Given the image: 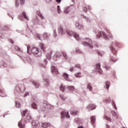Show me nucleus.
<instances>
[{
	"instance_id": "nucleus-8",
	"label": "nucleus",
	"mask_w": 128,
	"mask_h": 128,
	"mask_svg": "<svg viewBox=\"0 0 128 128\" xmlns=\"http://www.w3.org/2000/svg\"><path fill=\"white\" fill-rule=\"evenodd\" d=\"M67 34L68 36H74L76 40H80V35L78 34L76 32H68Z\"/></svg>"
},
{
	"instance_id": "nucleus-17",
	"label": "nucleus",
	"mask_w": 128,
	"mask_h": 128,
	"mask_svg": "<svg viewBox=\"0 0 128 128\" xmlns=\"http://www.w3.org/2000/svg\"><path fill=\"white\" fill-rule=\"evenodd\" d=\"M0 96L2 98H4V96H6V94L4 90L0 89Z\"/></svg>"
},
{
	"instance_id": "nucleus-9",
	"label": "nucleus",
	"mask_w": 128,
	"mask_h": 128,
	"mask_svg": "<svg viewBox=\"0 0 128 128\" xmlns=\"http://www.w3.org/2000/svg\"><path fill=\"white\" fill-rule=\"evenodd\" d=\"M94 68L96 72H99L100 74H102V68H100V64H97L96 65Z\"/></svg>"
},
{
	"instance_id": "nucleus-2",
	"label": "nucleus",
	"mask_w": 128,
	"mask_h": 128,
	"mask_svg": "<svg viewBox=\"0 0 128 128\" xmlns=\"http://www.w3.org/2000/svg\"><path fill=\"white\" fill-rule=\"evenodd\" d=\"M119 44H120L118 42H112L111 44V46H110V50L112 52L113 54H114V56H116L117 51L116 49H114V46H118Z\"/></svg>"
},
{
	"instance_id": "nucleus-15",
	"label": "nucleus",
	"mask_w": 128,
	"mask_h": 128,
	"mask_svg": "<svg viewBox=\"0 0 128 128\" xmlns=\"http://www.w3.org/2000/svg\"><path fill=\"white\" fill-rule=\"evenodd\" d=\"M64 78L66 80H68V82H72V80L70 79L68 76V74L66 73H64L63 76Z\"/></svg>"
},
{
	"instance_id": "nucleus-14",
	"label": "nucleus",
	"mask_w": 128,
	"mask_h": 128,
	"mask_svg": "<svg viewBox=\"0 0 128 128\" xmlns=\"http://www.w3.org/2000/svg\"><path fill=\"white\" fill-rule=\"evenodd\" d=\"M30 82L36 88H38L40 86V84L36 82L34 80H30Z\"/></svg>"
},
{
	"instance_id": "nucleus-28",
	"label": "nucleus",
	"mask_w": 128,
	"mask_h": 128,
	"mask_svg": "<svg viewBox=\"0 0 128 128\" xmlns=\"http://www.w3.org/2000/svg\"><path fill=\"white\" fill-rule=\"evenodd\" d=\"M22 14L25 20H28V16H26V14L24 12H22Z\"/></svg>"
},
{
	"instance_id": "nucleus-24",
	"label": "nucleus",
	"mask_w": 128,
	"mask_h": 128,
	"mask_svg": "<svg viewBox=\"0 0 128 128\" xmlns=\"http://www.w3.org/2000/svg\"><path fill=\"white\" fill-rule=\"evenodd\" d=\"M52 51L50 52L49 53H48L46 54V58L48 60H50L52 58Z\"/></svg>"
},
{
	"instance_id": "nucleus-7",
	"label": "nucleus",
	"mask_w": 128,
	"mask_h": 128,
	"mask_svg": "<svg viewBox=\"0 0 128 128\" xmlns=\"http://www.w3.org/2000/svg\"><path fill=\"white\" fill-rule=\"evenodd\" d=\"M31 52L33 54H34L36 56H40V51L36 48L33 47L31 50Z\"/></svg>"
},
{
	"instance_id": "nucleus-50",
	"label": "nucleus",
	"mask_w": 128,
	"mask_h": 128,
	"mask_svg": "<svg viewBox=\"0 0 128 128\" xmlns=\"http://www.w3.org/2000/svg\"><path fill=\"white\" fill-rule=\"evenodd\" d=\"M30 96V93L26 92L24 94V98H26V96Z\"/></svg>"
},
{
	"instance_id": "nucleus-62",
	"label": "nucleus",
	"mask_w": 128,
	"mask_h": 128,
	"mask_svg": "<svg viewBox=\"0 0 128 128\" xmlns=\"http://www.w3.org/2000/svg\"><path fill=\"white\" fill-rule=\"evenodd\" d=\"M46 2L48 3L50 2H52V0H46Z\"/></svg>"
},
{
	"instance_id": "nucleus-34",
	"label": "nucleus",
	"mask_w": 128,
	"mask_h": 128,
	"mask_svg": "<svg viewBox=\"0 0 128 128\" xmlns=\"http://www.w3.org/2000/svg\"><path fill=\"white\" fill-rule=\"evenodd\" d=\"M110 60H111V62H116L117 60L116 59V58H114V56H111Z\"/></svg>"
},
{
	"instance_id": "nucleus-54",
	"label": "nucleus",
	"mask_w": 128,
	"mask_h": 128,
	"mask_svg": "<svg viewBox=\"0 0 128 128\" xmlns=\"http://www.w3.org/2000/svg\"><path fill=\"white\" fill-rule=\"evenodd\" d=\"M40 68H45L46 67V65L44 64H40Z\"/></svg>"
},
{
	"instance_id": "nucleus-43",
	"label": "nucleus",
	"mask_w": 128,
	"mask_h": 128,
	"mask_svg": "<svg viewBox=\"0 0 128 128\" xmlns=\"http://www.w3.org/2000/svg\"><path fill=\"white\" fill-rule=\"evenodd\" d=\"M112 106H114V108L115 110H116V103H114V101L112 100Z\"/></svg>"
},
{
	"instance_id": "nucleus-51",
	"label": "nucleus",
	"mask_w": 128,
	"mask_h": 128,
	"mask_svg": "<svg viewBox=\"0 0 128 128\" xmlns=\"http://www.w3.org/2000/svg\"><path fill=\"white\" fill-rule=\"evenodd\" d=\"M38 16H40V18H42V20H44V17L42 16V14H39Z\"/></svg>"
},
{
	"instance_id": "nucleus-18",
	"label": "nucleus",
	"mask_w": 128,
	"mask_h": 128,
	"mask_svg": "<svg viewBox=\"0 0 128 128\" xmlns=\"http://www.w3.org/2000/svg\"><path fill=\"white\" fill-rule=\"evenodd\" d=\"M40 46L42 50V52H46V46H44V44L42 43H40Z\"/></svg>"
},
{
	"instance_id": "nucleus-22",
	"label": "nucleus",
	"mask_w": 128,
	"mask_h": 128,
	"mask_svg": "<svg viewBox=\"0 0 128 128\" xmlns=\"http://www.w3.org/2000/svg\"><path fill=\"white\" fill-rule=\"evenodd\" d=\"M76 28H78V30H82L84 28V26L80 24V23L78 22L76 24Z\"/></svg>"
},
{
	"instance_id": "nucleus-60",
	"label": "nucleus",
	"mask_w": 128,
	"mask_h": 128,
	"mask_svg": "<svg viewBox=\"0 0 128 128\" xmlns=\"http://www.w3.org/2000/svg\"><path fill=\"white\" fill-rule=\"evenodd\" d=\"M4 64L3 66L4 68H6V62H4Z\"/></svg>"
},
{
	"instance_id": "nucleus-41",
	"label": "nucleus",
	"mask_w": 128,
	"mask_h": 128,
	"mask_svg": "<svg viewBox=\"0 0 128 128\" xmlns=\"http://www.w3.org/2000/svg\"><path fill=\"white\" fill-rule=\"evenodd\" d=\"M104 118L106 120H108V122H112V118L108 116H104Z\"/></svg>"
},
{
	"instance_id": "nucleus-58",
	"label": "nucleus",
	"mask_w": 128,
	"mask_h": 128,
	"mask_svg": "<svg viewBox=\"0 0 128 128\" xmlns=\"http://www.w3.org/2000/svg\"><path fill=\"white\" fill-rule=\"evenodd\" d=\"M44 38H48V34L46 33H45L44 34Z\"/></svg>"
},
{
	"instance_id": "nucleus-6",
	"label": "nucleus",
	"mask_w": 128,
	"mask_h": 128,
	"mask_svg": "<svg viewBox=\"0 0 128 128\" xmlns=\"http://www.w3.org/2000/svg\"><path fill=\"white\" fill-rule=\"evenodd\" d=\"M26 122V120L24 119V118H22V120L20 121L18 124V126L20 128H24V124Z\"/></svg>"
},
{
	"instance_id": "nucleus-32",
	"label": "nucleus",
	"mask_w": 128,
	"mask_h": 128,
	"mask_svg": "<svg viewBox=\"0 0 128 128\" xmlns=\"http://www.w3.org/2000/svg\"><path fill=\"white\" fill-rule=\"evenodd\" d=\"M96 52L100 56H104V52H100L98 50H96Z\"/></svg>"
},
{
	"instance_id": "nucleus-57",
	"label": "nucleus",
	"mask_w": 128,
	"mask_h": 128,
	"mask_svg": "<svg viewBox=\"0 0 128 128\" xmlns=\"http://www.w3.org/2000/svg\"><path fill=\"white\" fill-rule=\"evenodd\" d=\"M60 98H62V100H66L64 98V96H62V95H60Z\"/></svg>"
},
{
	"instance_id": "nucleus-27",
	"label": "nucleus",
	"mask_w": 128,
	"mask_h": 128,
	"mask_svg": "<svg viewBox=\"0 0 128 128\" xmlns=\"http://www.w3.org/2000/svg\"><path fill=\"white\" fill-rule=\"evenodd\" d=\"M75 122L77 124H82V120H80L79 118H76L75 119Z\"/></svg>"
},
{
	"instance_id": "nucleus-47",
	"label": "nucleus",
	"mask_w": 128,
	"mask_h": 128,
	"mask_svg": "<svg viewBox=\"0 0 128 128\" xmlns=\"http://www.w3.org/2000/svg\"><path fill=\"white\" fill-rule=\"evenodd\" d=\"M76 52L77 54H82V51H80V50L78 49H76Z\"/></svg>"
},
{
	"instance_id": "nucleus-59",
	"label": "nucleus",
	"mask_w": 128,
	"mask_h": 128,
	"mask_svg": "<svg viewBox=\"0 0 128 128\" xmlns=\"http://www.w3.org/2000/svg\"><path fill=\"white\" fill-rule=\"evenodd\" d=\"M56 2L58 4H60V2H62V0H56Z\"/></svg>"
},
{
	"instance_id": "nucleus-12",
	"label": "nucleus",
	"mask_w": 128,
	"mask_h": 128,
	"mask_svg": "<svg viewBox=\"0 0 128 128\" xmlns=\"http://www.w3.org/2000/svg\"><path fill=\"white\" fill-rule=\"evenodd\" d=\"M32 124L33 128H38L40 126L38 121L32 120Z\"/></svg>"
},
{
	"instance_id": "nucleus-46",
	"label": "nucleus",
	"mask_w": 128,
	"mask_h": 128,
	"mask_svg": "<svg viewBox=\"0 0 128 128\" xmlns=\"http://www.w3.org/2000/svg\"><path fill=\"white\" fill-rule=\"evenodd\" d=\"M36 40H40V34H36Z\"/></svg>"
},
{
	"instance_id": "nucleus-20",
	"label": "nucleus",
	"mask_w": 128,
	"mask_h": 128,
	"mask_svg": "<svg viewBox=\"0 0 128 128\" xmlns=\"http://www.w3.org/2000/svg\"><path fill=\"white\" fill-rule=\"evenodd\" d=\"M64 34V33H62V32H54L53 34V36H54V38H58V36H62V34Z\"/></svg>"
},
{
	"instance_id": "nucleus-63",
	"label": "nucleus",
	"mask_w": 128,
	"mask_h": 128,
	"mask_svg": "<svg viewBox=\"0 0 128 128\" xmlns=\"http://www.w3.org/2000/svg\"><path fill=\"white\" fill-rule=\"evenodd\" d=\"M109 102H110V101H109L108 100H105V102H106V104L108 103Z\"/></svg>"
},
{
	"instance_id": "nucleus-26",
	"label": "nucleus",
	"mask_w": 128,
	"mask_h": 128,
	"mask_svg": "<svg viewBox=\"0 0 128 128\" xmlns=\"http://www.w3.org/2000/svg\"><path fill=\"white\" fill-rule=\"evenodd\" d=\"M87 88L89 90L90 92H92V84L88 83L87 84Z\"/></svg>"
},
{
	"instance_id": "nucleus-52",
	"label": "nucleus",
	"mask_w": 128,
	"mask_h": 128,
	"mask_svg": "<svg viewBox=\"0 0 128 128\" xmlns=\"http://www.w3.org/2000/svg\"><path fill=\"white\" fill-rule=\"evenodd\" d=\"M75 68H80V65L79 64H76L75 66Z\"/></svg>"
},
{
	"instance_id": "nucleus-23",
	"label": "nucleus",
	"mask_w": 128,
	"mask_h": 128,
	"mask_svg": "<svg viewBox=\"0 0 128 128\" xmlns=\"http://www.w3.org/2000/svg\"><path fill=\"white\" fill-rule=\"evenodd\" d=\"M67 89L69 92H74V86H67Z\"/></svg>"
},
{
	"instance_id": "nucleus-61",
	"label": "nucleus",
	"mask_w": 128,
	"mask_h": 128,
	"mask_svg": "<svg viewBox=\"0 0 128 128\" xmlns=\"http://www.w3.org/2000/svg\"><path fill=\"white\" fill-rule=\"evenodd\" d=\"M70 72H74V68H73V67L70 68Z\"/></svg>"
},
{
	"instance_id": "nucleus-44",
	"label": "nucleus",
	"mask_w": 128,
	"mask_h": 128,
	"mask_svg": "<svg viewBox=\"0 0 128 128\" xmlns=\"http://www.w3.org/2000/svg\"><path fill=\"white\" fill-rule=\"evenodd\" d=\"M60 90H61V92H64V87L62 86H60Z\"/></svg>"
},
{
	"instance_id": "nucleus-11",
	"label": "nucleus",
	"mask_w": 128,
	"mask_h": 128,
	"mask_svg": "<svg viewBox=\"0 0 128 128\" xmlns=\"http://www.w3.org/2000/svg\"><path fill=\"white\" fill-rule=\"evenodd\" d=\"M51 72L53 74L56 76L58 74V70H57L54 66H52L51 67Z\"/></svg>"
},
{
	"instance_id": "nucleus-56",
	"label": "nucleus",
	"mask_w": 128,
	"mask_h": 128,
	"mask_svg": "<svg viewBox=\"0 0 128 128\" xmlns=\"http://www.w3.org/2000/svg\"><path fill=\"white\" fill-rule=\"evenodd\" d=\"M9 42H10V44H14V42L12 39H10Z\"/></svg>"
},
{
	"instance_id": "nucleus-10",
	"label": "nucleus",
	"mask_w": 128,
	"mask_h": 128,
	"mask_svg": "<svg viewBox=\"0 0 128 128\" xmlns=\"http://www.w3.org/2000/svg\"><path fill=\"white\" fill-rule=\"evenodd\" d=\"M62 120H64V118H70V116L68 114V112H66L64 111H62L60 112Z\"/></svg>"
},
{
	"instance_id": "nucleus-25",
	"label": "nucleus",
	"mask_w": 128,
	"mask_h": 128,
	"mask_svg": "<svg viewBox=\"0 0 128 128\" xmlns=\"http://www.w3.org/2000/svg\"><path fill=\"white\" fill-rule=\"evenodd\" d=\"M44 84L45 86H50V80H48V79H44Z\"/></svg>"
},
{
	"instance_id": "nucleus-49",
	"label": "nucleus",
	"mask_w": 128,
	"mask_h": 128,
	"mask_svg": "<svg viewBox=\"0 0 128 128\" xmlns=\"http://www.w3.org/2000/svg\"><path fill=\"white\" fill-rule=\"evenodd\" d=\"M104 68H106V70H108L110 69V66H105Z\"/></svg>"
},
{
	"instance_id": "nucleus-1",
	"label": "nucleus",
	"mask_w": 128,
	"mask_h": 128,
	"mask_svg": "<svg viewBox=\"0 0 128 128\" xmlns=\"http://www.w3.org/2000/svg\"><path fill=\"white\" fill-rule=\"evenodd\" d=\"M26 90V87L24 84H19L16 86V90L18 94H22Z\"/></svg>"
},
{
	"instance_id": "nucleus-4",
	"label": "nucleus",
	"mask_w": 128,
	"mask_h": 128,
	"mask_svg": "<svg viewBox=\"0 0 128 128\" xmlns=\"http://www.w3.org/2000/svg\"><path fill=\"white\" fill-rule=\"evenodd\" d=\"M101 36H104V38L105 40H108V36L106 34V32H98V34L96 35V38H100Z\"/></svg>"
},
{
	"instance_id": "nucleus-37",
	"label": "nucleus",
	"mask_w": 128,
	"mask_h": 128,
	"mask_svg": "<svg viewBox=\"0 0 128 128\" xmlns=\"http://www.w3.org/2000/svg\"><path fill=\"white\" fill-rule=\"evenodd\" d=\"M70 114H72V116H76V114H78V111H71Z\"/></svg>"
},
{
	"instance_id": "nucleus-45",
	"label": "nucleus",
	"mask_w": 128,
	"mask_h": 128,
	"mask_svg": "<svg viewBox=\"0 0 128 128\" xmlns=\"http://www.w3.org/2000/svg\"><path fill=\"white\" fill-rule=\"evenodd\" d=\"M62 30H63L62 27V26H60L58 28V32H62Z\"/></svg>"
},
{
	"instance_id": "nucleus-21",
	"label": "nucleus",
	"mask_w": 128,
	"mask_h": 128,
	"mask_svg": "<svg viewBox=\"0 0 128 128\" xmlns=\"http://www.w3.org/2000/svg\"><path fill=\"white\" fill-rule=\"evenodd\" d=\"M60 56H62L61 54H60L58 53H56L54 57V60H56V61L58 60V58H60Z\"/></svg>"
},
{
	"instance_id": "nucleus-5",
	"label": "nucleus",
	"mask_w": 128,
	"mask_h": 128,
	"mask_svg": "<svg viewBox=\"0 0 128 128\" xmlns=\"http://www.w3.org/2000/svg\"><path fill=\"white\" fill-rule=\"evenodd\" d=\"M86 40H89L88 42H83L82 43V44H83V46H89V48H93L92 41V40L88 38H86Z\"/></svg>"
},
{
	"instance_id": "nucleus-3",
	"label": "nucleus",
	"mask_w": 128,
	"mask_h": 128,
	"mask_svg": "<svg viewBox=\"0 0 128 128\" xmlns=\"http://www.w3.org/2000/svg\"><path fill=\"white\" fill-rule=\"evenodd\" d=\"M43 106L44 108H40L42 112H46V108H52V106L50 104L48 103V102L46 101H44Z\"/></svg>"
},
{
	"instance_id": "nucleus-16",
	"label": "nucleus",
	"mask_w": 128,
	"mask_h": 128,
	"mask_svg": "<svg viewBox=\"0 0 128 128\" xmlns=\"http://www.w3.org/2000/svg\"><path fill=\"white\" fill-rule=\"evenodd\" d=\"M42 128H48V126H50V124L47 122H43L42 124Z\"/></svg>"
},
{
	"instance_id": "nucleus-30",
	"label": "nucleus",
	"mask_w": 128,
	"mask_h": 128,
	"mask_svg": "<svg viewBox=\"0 0 128 128\" xmlns=\"http://www.w3.org/2000/svg\"><path fill=\"white\" fill-rule=\"evenodd\" d=\"M90 120L92 124H95L96 122V116L90 117Z\"/></svg>"
},
{
	"instance_id": "nucleus-64",
	"label": "nucleus",
	"mask_w": 128,
	"mask_h": 128,
	"mask_svg": "<svg viewBox=\"0 0 128 128\" xmlns=\"http://www.w3.org/2000/svg\"><path fill=\"white\" fill-rule=\"evenodd\" d=\"M28 50H30V48L27 46V52H28Z\"/></svg>"
},
{
	"instance_id": "nucleus-53",
	"label": "nucleus",
	"mask_w": 128,
	"mask_h": 128,
	"mask_svg": "<svg viewBox=\"0 0 128 128\" xmlns=\"http://www.w3.org/2000/svg\"><path fill=\"white\" fill-rule=\"evenodd\" d=\"M83 10H84L85 12H86V11L88 10V8H86V7H84V8H83Z\"/></svg>"
},
{
	"instance_id": "nucleus-31",
	"label": "nucleus",
	"mask_w": 128,
	"mask_h": 128,
	"mask_svg": "<svg viewBox=\"0 0 128 128\" xmlns=\"http://www.w3.org/2000/svg\"><path fill=\"white\" fill-rule=\"evenodd\" d=\"M26 118L28 120H32V118L30 116V114L28 113L26 115Z\"/></svg>"
},
{
	"instance_id": "nucleus-39",
	"label": "nucleus",
	"mask_w": 128,
	"mask_h": 128,
	"mask_svg": "<svg viewBox=\"0 0 128 128\" xmlns=\"http://www.w3.org/2000/svg\"><path fill=\"white\" fill-rule=\"evenodd\" d=\"M14 48L15 50H16L17 52H22V50H20V48H18V46H14Z\"/></svg>"
},
{
	"instance_id": "nucleus-55",
	"label": "nucleus",
	"mask_w": 128,
	"mask_h": 128,
	"mask_svg": "<svg viewBox=\"0 0 128 128\" xmlns=\"http://www.w3.org/2000/svg\"><path fill=\"white\" fill-rule=\"evenodd\" d=\"M20 2L21 4H24V0H20Z\"/></svg>"
},
{
	"instance_id": "nucleus-48",
	"label": "nucleus",
	"mask_w": 128,
	"mask_h": 128,
	"mask_svg": "<svg viewBox=\"0 0 128 128\" xmlns=\"http://www.w3.org/2000/svg\"><path fill=\"white\" fill-rule=\"evenodd\" d=\"M57 10H58V14H60L61 10H60V6H58Z\"/></svg>"
},
{
	"instance_id": "nucleus-33",
	"label": "nucleus",
	"mask_w": 128,
	"mask_h": 128,
	"mask_svg": "<svg viewBox=\"0 0 128 128\" xmlns=\"http://www.w3.org/2000/svg\"><path fill=\"white\" fill-rule=\"evenodd\" d=\"M110 82L107 81L106 82V90H108V88H110Z\"/></svg>"
},
{
	"instance_id": "nucleus-35",
	"label": "nucleus",
	"mask_w": 128,
	"mask_h": 128,
	"mask_svg": "<svg viewBox=\"0 0 128 128\" xmlns=\"http://www.w3.org/2000/svg\"><path fill=\"white\" fill-rule=\"evenodd\" d=\"M28 112V110H24L22 112V116L24 118V116H26V113Z\"/></svg>"
},
{
	"instance_id": "nucleus-42",
	"label": "nucleus",
	"mask_w": 128,
	"mask_h": 128,
	"mask_svg": "<svg viewBox=\"0 0 128 128\" xmlns=\"http://www.w3.org/2000/svg\"><path fill=\"white\" fill-rule=\"evenodd\" d=\"M64 12V14H68L70 12V8L65 9Z\"/></svg>"
},
{
	"instance_id": "nucleus-38",
	"label": "nucleus",
	"mask_w": 128,
	"mask_h": 128,
	"mask_svg": "<svg viewBox=\"0 0 128 128\" xmlns=\"http://www.w3.org/2000/svg\"><path fill=\"white\" fill-rule=\"evenodd\" d=\"M16 108H20V103L18 102V101L16 102Z\"/></svg>"
},
{
	"instance_id": "nucleus-40",
	"label": "nucleus",
	"mask_w": 128,
	"mask_h": 128,
	"mask_svg": "<svg viewBox=\"0 0 128 128\" xmlns=\"http://www.w3.org/2000/svg\"><path fill=\"white\" fill-rule=\"evenodd\" d=\"M74 76H76V78H82V76H80V72H78V73L75 74Z\"/></svg>"
},
{
	"instance_id": "nucleus-36",
	"label": "nucleus",
	"mask_w": 128,
	"mask_h": 128,
	"mask_svg": "<svg viewBox=\"0 0 128 128\" xmlns=\"http://www.w3.org/2000/svg\"><path fill=\"white\" fill-rule=\"evenodd\" d=\"M62 56L66 60H68V54H66V53L65 52H63Z\"/></svg>"
},
{
	"instance_id": "nucleus-19",
	"label": "nucleus",
	"mask_w": 128,
	"mask_h": 128,
	"mask_svg": "<svg viewBox=\"0 0 128 128\" xmlns=\"http://www.w3.org/2000/svg\"><path fill=\"white\" fill-rule=\"evenodd\" d=\"M111 114L113 116V118L114 120H116V118L118 119V115H116V112L114 110L111 111Z\"/></svg>"
},
{
	"instance_id": "nucleus-13",
	"label": "nucleus",
	"mask_w": 128,
	"mask_h": 128,
	"mask_svg": "<svg viewBox=\"0 0 128 128\" xmlns=\"http://www.w3.org/2000/svg\"><path fill=\"white\" fill-rule=\"evenodd\" d=\"M88 110H95V108H96V106L95 104H89L87 106H86Z\"/></svg>"
},
{
	"instance_id": "nucleus-29",
	"label": "nucleus",
	"mask_w": 128,
	"mask_h": 128,
	"mask_svg": "<svg viewBox=\"0 0 128 128\" xmlns=\"http://www.w3.org/2000/svg\"><path fill=\"white\" fill-rule=\"evenodd\" d=\"M31 106L32 108H34V110H37L38 104H36V103L34 102L32 103Z\"/></svg>"
}]
</instances>
